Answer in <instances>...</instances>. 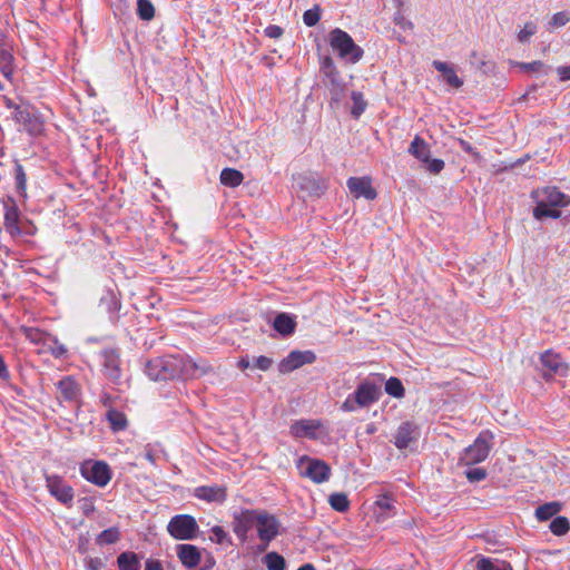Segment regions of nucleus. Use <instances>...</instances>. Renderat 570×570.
<instances>
[{"mask_svg": "<svg viewBox=\"0 0 570 570\" xmlns=\"http://www.w3.org/2000/svg\"><path fill=\"white\" fill-rule=\"evenodd\" d=\"M208 370L209 366L206 364L174 355L157 357L146 364V373L154 381L196 379L206 374Z\"/></svg>", "mask_w": 570, "mask_h": 570, "instance_id": "1", "label": "nucleus"}, {"mask_svg": "<svg viewBox=\"0 0 570 570\" xmlns=\"http://www.w3.org/2000/svg\"><path fill=\"white\" fill-rule=\"evenodd\" d=\"M330 45L337 51L340 58L356 63L363 57V49L344 30L335 28L330 32Z\"/></svg>", "mask_w": 570, "mask_h": 570, "instance_id": "2", "label": "nucleus"}, {"mask_svg": "<svg viewBox=\"0 0 570 570\" xmlns=\"http://www.w3.org/2000/svg\"><path fill=\"white\" fill-rule=\"evenodd\" d=\"M199 527L196 519L189 514H178L170 519L168 533L176 540H193L197 537Z\"/></svg>", "mask_w": 570, "mask_h": 570, "instance_id": "3", "label": "nucleus"}, {"mask_svg": "<svg viewBox=\"0 0 570 570\" xmlns=\"http://www.w3.org/2000/svg\"><path fill=\"white\" fill-rule=\"evenodd\" d=\"M299 475L311 479L314 483H323L331 476L330 465L320 459L303 456L297 462Z\"/></svg>", "mask_w": 570, "mask_h": 570, "instance_id": "4", "label": "nucleus"}, {"mask_svg": "<svg viewBox=\"0 0 570 570\" xmlns=\"http://www.w3.org/2000/svg\"><path fill=\"white\" fill-rule=\"evenodd\" d=\"M492 439L493 435L491 432H481L475 439L474 443L465 449L461 460L466 465H472L484 461L489 455Z\"/></svg>", "mask_w": 570, "mask_h": 570, "instance_id": "5", "label": "nucleus"}, {"mask_svg": "<svg viewBox=\"0 0 570 570\" xmlns=\"http://www.w3.org/2000/svg\"><path fill=\"white\" fill-rule=\"evenodd\" d=\"M255 519V528L261 542L273 541L278 535L281 524L273 514L266 511H257Z\"/></svg>", "mask_w": 570, "mask_h": 570, "instance_id": "6", "label": "nucleus"}, {"mask_svg": "<svg viewBox=\"0 0 570 570\" xmlns=\"http://www.w3.org/2000/svg\"><path fill=\"white\" fill-rule=\"evenodd\" d=\"M316 360V355L312 351H292L284 360L278 364L281 373H289L305 364H312Z\"/></svg>", "mask_w": 570, "mask_h": 570, "instance_id": "7", "label": "nucleus"}, {"mask_svg": "<svg viewBox=\"0 0 570 570\" xmlns=\"http://www.w3.org/2000/svg\"><path fill=\"white\" fill-rule=\"evenodd\" d=\"M538 204L551 207H564L569 205V197L561 193L557 187H544L533 193Z\"/></svg>", "mask_w": 570, "mask_h": 570, "instance_id": "8", "label": "nucleus"}, {"mask_svg": "<svg viewBox=\"0 0 570 570\" xmlns=\"http://www.w3.org/2000/svg\"><path fill=\"white\" fill-rule=\"evenodd\" d=\"M256 517L257 510H243L234 515L233 531L242 542L247 540L248 531L255 527Z\"/></svg>", "mask_w": 570, "mask_h": 570, "instance_id": "9", "label": "nucleus"}, {"mask_svg": "<svg viewBox=\"0 0 570 570\" xmlns=\"http://www.w3.org/2000/svg\"><path fill=\"white\" fill-rule=\"evenodd\" d=\"M82 475L98 487H105L111 479L110 469L107 463L98 461L81 468Z\"/></svg>", "mask_w": 570, "mask_h": 570, "instance_id": "10", "label": "nucleus"}, {"mask_svg": "<svg viewBox=\"0 0 570 570\" xmlns=\"http://www.w3.org/2000/svg\"><path fill=\"white\" fill-rule=\"evenodd\" d=\"M3 218H4V228L12 236L21 235L20 224V210L16 204V200L11 197H8L3 200Z\"/></svg>", "mask_w": 570, "mask_h": 570, "instance_id": "11", "label": "nucleus"}, {"mask_svg": "<svg viewBox=\"0 0 570 570\" xmlns=\"http://www.w3.org/2000/svg\"><path fill=\"white\" fill-rule=\"evenodd\" d=\"M540 362L546 380L551 379L554 374H564L567 372V365L563 363L562 357L553 351L542 353Z\"/></svg>", "mask_w": 570, "mask_h": 570, "instance_id": "12", "label": "nucleus"}, {"mask_svg": "<svg viewBox=\"0 0 570 570\" xmlns=\"http://www.w3.org/2000/svg\"><path fill=\"white\" fill-rule=\"evenodd\" d=\"M100 355L105 375L114 383H117L121 376L119 353L114 348H107Z\"/></svg>", "mask_w": 570, "mask_h": 570, "instance_id": "13", "label": "nucleus"}, {"mask_svg": "<svg viewBox=\"0 0 570 570\" xmlns=\"http://www.w3.org/2000/svg\"><path fill=\"white\" fill-rule=\"evenodd\" d=\"M47 488L49 492L61 503L69 504L73 499L72 488L67 485L57 475H47Z\"/></svg>", "mask_w": 570, "mask_h": 570, "instance_id": "14", "label": "nucleus"}, {"mask_svg": "<svg viewBox=\"0 0 570 570\" xmlns=\"http://www.w3.org/2000/svg\"><path fill=\"white\" fill-rule=\"evenodd\" d=\"M347 187L355 198L364 197L373 200L377 196L370 177H351L347 180Z\"/></svg>", "mask_w": 570, "mask_h": 570, "instance_id": "15", "label": "nucleus"}, {"mask_svg": "<svg viewBox=\"0 0 570 570\" xmlns=\"http://www.w3.org/2000/svg\"><path fill=\"white\" fill-rule=\"evenodd\" d=\"M419 436L420 431L417 425L412 422H404L399 426L395 433L394 444L397 449L403 450L416 442Z\"/></svg>", "mask_w": 570, "mask_h": 570, "instance_id": "16", "label": "nucleus"}, {"mask_svg": "<svg viewBox=\"0 0 570 570\" xmlns=\"http://www.w3.org/2000/svg\"><path fill=\"white\" fill-rule=\"evenodd\" d=\"M353 395L356 399L357 406L365 407L379 400L381 389L374 383L365 382L358 385Z\"/></svg>", "mask_w": 570, "mask_h": 570, "instance_id": "17", "label": "nucleus"}, {"mask_svg": "<svg viewBox=\"0 0 570 570\" xmlns=\"http://www.w3.org/2000/svg\"><path fill=\"white\" fill-rule=\"evenodd\" d=\"M176 550L178 559L187 569H194L200 563L202 552L198 547L181 543L177 546Z\"/></svg>", "mask_w": 570, "mask_h": 570, "instance_id": "18", "label": "nucleus"}, {"mask_svg": "<svg viewBox=\"0 0 570 570\" xmlns=\"http://www.w3.org/2000/svg\"><path fill=\"white\" fill-rule=\"evenodd\" d=\"M99 307L109 315L111 323L118 322L121 303L112 291H108L101 296Z\"/></svg>", "mask_w": 570, "mask_h": 570, "instance_id": "19", "label": "nucleus"}, {"mask_svg": "<svg viewBox=\"0 0 570 570\" xmlns=\"http://www.w3.org/2000/svg\"><path fill=\"white\" fill-rule=\"evenodd\" d=\"M16 119L19 124L23 125L24 129L30 134H37L42 129V122L35 116L28 108L17 107Z\"/></svg>", "mask_w": 570, "mask_h": 570, "instance_id": "20", "label": "nucleus"}, {"mask_svg": "<svg viewBox=\"0 0 570 570\" xmlns=\"http://www.w3.org/2000/svg\"><path fill=\"white\" fill-rule=\"evenodd\" d=\"M301 190L306 191L309 196H321L326 189L324 180H320L311 175H301L297 178Z\"/></svg>", "mask_w": 570, "mask_h": 570, "instance_id": "21", "label": "nucleus"}, {"mask_svg": "<svg viewBox=\"0 0 570 570\" xmlns=\"http://www.w3.org/2000/svg\"><path fill=\"white\" fill-rule=\"evenodd\" d=\"M195 497L207 502H224L226 489L218 485L198 487L195 489Z\"/></svg>", "mask_w": 570, "mask_h": 570, "instance_id": "22", "label": "nucleus"}, {"mask_svg": "<svg viewBox=\"0 0 570 570\" xmlns=\"http://www.w3.org/2000/svg\"><path fill=\"white\" fill-rule=\"evenodd\" d=\"M57 387L59 390V397L65 401H76L80 395V387L71 376L60 380Z\"/></svg>", "mask_w": 570, "mask_h": 570, "instance_id": "23", "label": "nucleus"}, {"mask_svg": "<svg viewBox=\"0 0 570 570\" xmlns=\"http://www.w3.org/2000/svg\"><path fill=\"white\" fill-rule=\"evenodd\" d=\"M432 65L438 71L442 72L443 79L449 86L456 89L463 86V80L456 75L453 67L439 60H434Z\"/></svg>", "mask_w": 570, "mask_h": 570, "instance_id": "24", "label": "nucleus"}, {"mask_svg": "<svg viewBox=\"0 0 570 570\" xmlns=\"http://www.w3.org/2000/svg\"><path fill=\"white\" fill-rule=\"evenodd\" d=\"M273 328L283 336L293 334L296 328L295 317L287 313H279L274 320Z\"/></svg>", "mask_w": 570, "mask_h": 570, "instance_id": "25", "label": "nucleus"}, {"mask_svg": "<svg viewBox=\"0 0 570 570\" xmlns=\"http://www.w3.org/2000/svg\"><path fill=\"white\" fill-rule=\"evenodd\" d=\"M394 499L391 493H384L377 498L375 501V507L381 511L376 519L377 521H384L386 518L391 517V513L394 510L393 505Z\"/></svg>", "mask_w": 570, "mask_h": 570, "instance_id": "26", "label": "nucleus"}, {"mask_svg": "<svg viewBox=\"0 0 570 570\" xmlns=\"http://www.w3.org/2000/svg\"><path fill=\"white\" fill-rule=\"evenodd\" d=\"M409 153L422 163L429 161L430 147L420 136L414 137L410 145Z\"/></svg>", "mask_w": 570, "mask_h": 570, "instance_id": "27", "label": "nucleus"}, {"mask_svg": "<svg viewBox=\"0 0 570 570\" xmlns=\"http://www.w3.org/2000/svg\"><path fill=\"white\" fill-rule=\"evenodd\" d=\"M320 428V424L311 420H301L292 425V433L295 436H314L315 431Z\"/></svg>", "mask_w": 570, "mask_h": 570, "instance_id": "28", "label": "nucleus"}, {"mask_svg": "<svg viewBox=\"0 0 570 570\" xmlns=\"http://www.w3.org/2000/svg\"><path fill=\"white\" fill-rule=\"evenodd\" d=\"M12 46L10 45L0 50V72L6 79H10V76L12 75Z\"/></svg>", "mask_w": 570, "mask_h": 570, "instance_id": "29", "label": "nucleus"}, {"mask_svg": "<svg viewBox=\"0 0 570 570\" xmlns=\"http://www.w3.org/2000/svg\"><path fill=\"white\" fill-rule=\"evenodd\" d=\"M561 509L562 504L560 502H548L537 508L535 517L540 521H547L558 514Z\"/></svg>", "mask_w": 570, "mask_h": 570, "instance_id": "30", "label": "nucleus"}, {"mask_svg": "<svg viewBox=\"0 0 570 570\" xmlns=\"http://www.w3.org/2000/svg\"><path fill=\"white\" fill-rule=\"evenodd\" d=\"M22 332L26 338L33 344H41L46 346L49 345V341H52V336L50 334L36 327H22Z\"/></svg>", "mask_w": 570, "mask_h": 570, "instance_id": "31", "label": "nucleus"}, {"mask_svg": "<svg viewBox=\"0 0 570 570\" xmlns=\"http://www.w3.org/2000/svg\"><path fill=\"white\" fill-rule=\"evenodd\" d=\"M243 174L234 168H224L220 173V183L228 187H237L243 183Z\"/></svg>", "mask_w": 570, "mask_h": 570, "instance_id": "32", "label": "nucleus"}, {"mask_svg": "<svg viewBox=\"0 0 570 570\" xmlns=\"http://www.w3.org/2000/svg\"><path fill=\"white\" fill-rule=\"evenodd\" d=\"M119 570H140V562L136 553L122 552L117 558Z\"/></svg>", "mask_w": 570, "mask_h": 570, "instance_id": "33", "label": "nucleus"}, {"mask_svg": "<svg viewBox=\"0 0 570 570\" xmlns=\"http://www.w3.org/2000/svg\"><path fill=\"white\" fill-rule=\"evenodd\" d=\"M470 62L478 70H480L484 75H490L495 69V62L492 60H487L484 57H479L476 51H472L470 55Z\"/></svg>", "mask_w": 570, "mask_h": 570, "instance_id": "34", "label": "nucleus"}, {"mask_svg": "<svg viewBox=\"0 0 570 570\" xmlns=\"http://www.w3.org/2000/svg\"><path fill=\"white\" fill-rule=\"evenodd\" d=\"M321 71L333 86L337 85L338 71L330 56L323 58L321 62Z\"/></svg>", "mask_w": 570, "mask_h": 570, "instance_id": "35", "label": "nucleus"}, {"mask_svg": "<svg viewBox=\"0 0 570 570\" xmlns=\"http://www.w3.org/2000/svg\"><path fill=\"white\" fill-rule=\"evenodd\" d=\"M476 570H513L511 564L488 558H480L476 562Z\"/></svg>", "mask_w": 570, "mask_h": 570, "instance_id": "36", "label": "nucleus"}, {"mask_svg": "<svg viewBox=\"0 0 570 570\" xmlns=\"http://www.w3.org/2000/svg\"><path fill=\"white\" fill-rule=\"evenodd\" d=\"M107 419H108L110 426L114 431H120L127 426L126 415L112 407H110L108 410Z\"/></svg>", "mask_w": 570, "mask_h": 570, "instance_id": "37", "label": "nucleus"}, {"mask_svg": "<svg viewBox=\"0 0 570 570\" xmlns=\"http://www.w3.org/2000/svg\"><path fill=\"white\" fill-rule=\"evenodd\" d=\"M330 505L337 512H345L350 508V501L345 493L336 492L328 498Z\"/></svg>", "mask_w": 570, "mask_h": 570, "instance_id": "38", "label": "nucleus"}, {"mask_svg": "<svg viewBox=\"0 0 570 570\" xmlns=\"http://www.w3.org/2000/svg\"><path fill=\"white\" fill-rule=\"evenodd\" d=\"M120 538V532L117 528H109L100 532L96 539L97 544H112Z\"/></svg>", "mask_w": 570, "mask_h": 570, "instance_id": "39", "label": "nucleus"}, {"mask_svg": "<svg viewBox=\"0 0 570 570\" xmlns=\"http://www.w3.org/2000/svg\"><path fill=\"white\" fill-rule=\"evenodd\" d=\"M14 179H16V188L20 196H27V176L23 167L20 164H16L14 167Z\"/></svg>", "mask_w": 570, "mask_h": 570, "instance_id": "40", "label": "nucleus"}, {"mask_svg": "<svg viewBox=\"0 0 570 570\" xmlns=\"http://www.w3.org/2000/svg\"><path fill=\"white\" fill-rule=\"evenodd\" d=\"M268 570H285V559L277 552H269L264 557Z\"/></svg>", "mask_w": 570, "mask_h": 570, "instance_id": "41", "label": "nucleus"}, {"mask_svg": "<svg viewBox=\"0 0 570 570\" xmlns=\"http://www.w3.org/2000/svg\"><path fill=\"white\" fill-rule=\"evenodd\" d=\"M137 13L141 20H151L155 16V8L150 0H137Z\"/></svg>", "mask_w": 570, "mask_h": 570, "instance_id": "42", "label": "nucleus"}, {"mask_svg": "<svg viewBox=\"0 0 570 570\" xmlns=\"http://www.w3.org/2000/svg\"><path fill=\"white\" fill-rule=\"evenodd\" d=\"M533 216L537 219H543L546 217L557 219L561 216V213H560V210H558L551 206H543V204H538L533 209Z\"/></svg>", "mask_w": 570, "mask_h": 570, "instance_id": "43", "label": "nucleus"}, {"mask_svg": "<svg viewBox=\"0 0 570 570\" xmlns=\"http://www.w3.org/2000/svg\"><path fill=\"white\" fill-rule=\"evenodd\" d=\"M385 392L394 397H403L405 391L397 377H390L385 383Z\"/></svg>", "mask_w": 570, "mask_h": 570, "instance_id": "44", "label": "nucleus"}, {"mask_svg": "<svg viewBox=\"0 0 570 570\" xmlns=\"http://www.w3.org/2000/svg\"><path fill=\"white\" fill-rule=\"evenodd\" d=\"M569 529V520L566 517H556L550 523V530L556 535H563Z\"/></svg>", "mask_w": 570, "mask_h": 570, "instance_id": "45", "label": "nucleus"}, {"mask_svg": "<svg viewBox=\"0 0 570 570\" xmlns=\"http://www.w3.org/2000/svg\"><path fill=\"white\" fill-rule=\"evenodd\" d=\"M570 21V11H559L554 13L549 21V29H557L566 26Z\"/></svg>", "mask_w": 570, "mask_h": 570, "instance_id": "46", "label": "nucleus"}, {"mask_svg": "<svg viewBox=\"0 0 570 570\" xmlns=\"http://www.w3.org/2000/svg\"><path fill=\"white\" fill-rule=\"evenodd\" d=\"M210 532L212 535L209 537V539L213 542H216L218 544L232 543L227 532L220 525L213 527Z\"/></svg>", "mask_w": 570, "mask_h": 570, "instance_id": "47", "label": "nucleus"}, {"mask_svg": "<svg viewBox=\"0 0 570 570\" xmlns=\"http://www.w3.org/2000/svg\"><path fill=\"white\" fill-rule=\"evenodd\" d=\"M537 32V24L532 21L525 22L524 27L518 32V40L525 43Z\"/></svg>", "mask_w": 570, "mask_h": 570, "instance_id": "48", "label": "nucleus"}, {"mask_svg": "<svg viewBox=\"0 0 570 570\" xmlns=\"http://www.w3.org/2000/svg\"><path fill=\"white\" fill-rule=\"evenodd\" d=\"M352 100H353L352 115L354 117H358L365 110L366 102L363 98V95L361 92H356V91L352 92Z\"/></svg>", "mask_w": 570, "mask_h": 570, "instance_id": "49", "label": "nucleus"}, {"mask_svg": "<svg viewBox=\"0 0 570 570\" xmlns=\"http://www.w3.org/2000/svg\"><path fill=\"white\" fill-rule=\"evenodd\" d=\"M321 19V10L318 6L313 9H308L303 14V21L307 27L315 26Z\"/></svg>", "mask_w": 570, "mask_h": 570, "instance_id": "50", "label": "nucleus"}, {"mask_svg": "<svg viewBox=\"0 0 570 570\" xmlns=\"http://www.w3.org/2000/svg\"><path fill=\"white\" fill-rule=\"evenodd\" d=\"M465 476L470 482L482 481L487 476V471L483 468H473L465 472Z\"/></svg>", "mask_w": 570, "mask_h": 570, "instance_id": "51", "label": "nucleus"}, {"mask_svg": "<svg viewBox=\"0 0 570 570\" xmlns=\"http://www.w3.org/2000/svg\"><path fill=\"white\" fill-rule=\"evenodd\" d=\"M424 164H426L425 168L433 175L440 174L444 168V161L442 159L429 158V161H425Z\"/></svg>", "mask_w": 570, "mask_h": 570, "instance_id": "52", "label": "nucleus"}, {"mask_svg": "<svg viewBox=\"0 0 570 570\" xmlns=\"http://www.w3.org/2000/svg\"><path fill=\"white\" fill-rule=\"evenodd\" d=\"M51 354L56 357H60L66 353V347L59 344L58 341L52 336V341H49V345H46Z\"/></svg>", "mask_w": 570, "mask_h": 570, "instance_id": "53", "label": "nucleus"}, {"mask_svg": "<svg viewBox=\"0 0 570 570\" xmlns=\"http://www.w3.org/2000/svg\"><path fill=\"white\" fill-rule=\"evenodd\" d=\"M517 66L524 71H531V72L540 71L544 67V65L541 61L518 62Z\"/></svg>", "mask_w": 570, "mask_h": 570, "instance_id": "54", "label": "nucleus"}, {"mask_svg": "<svg viewBox=\"0 0 570 570\" xmlns=\"http://www.w3.org/2000/svg\"><path fill=\"white\" fill-rule=\"evenodd\" d=\"M272 364H273V360L267 356L262 355V356L255 357V360H254L255 367H257L262 371L269 370Z\"/></svg>", "mask_w": 570, "mask_h": 570, "instance_id": "55", "label": "nucleus"}, {"mask_svg": "<svg viewBox=\"0 0 570 570\" xmlns=\"http://www.w3.org/2000/svg\"><path fill=\"white\" fill-rule=\"evenodd\" d=\"M264 32L268 38L278 39L283 36L284 30L279 26L271 24L265 28Z\"/></svg>", "mask_w": 570, "mask_h": 570, "instance_id": "56", "label": "nucleus"}, {"mask_svg": "<svg viewBox=\"0 0 570 570\" xmlns=\"http://www.w3.org/2000/svg\"><path fill=\"white\" fill-rule=\"evenodd\" d=\"M104 567H105V563L100 558H90L87 561L88 570H101Z\"/></svg>", "mask_w": 570, "mask_h": 570, "instance_id": "57", "label": "nucleus"}, {"mask_svg": "<svg viewBox=\"0 0 570 570\" xmlns=\"http://www.w3.org/2000/svg\"><path fill=\"white\" fill-rule=\"evenodd\" d=\"M357 403L354 395H350L342 404V410L346 412H352L356 409Z\"/></svg>", "mask_w": 570, "mask_h": 570, "instance_id": "58", "label": "nucleus"}, {"mask_svg": "<svg viewBox=\"0 0 570 570\" xmlns=\"http://www.w3.org/2000/svg\"><path fill=\"white\" fill-rule=\"evenodd\" d=\"M10 379V372L4 362L3 356L0 354V380L8 381Z\"/></svg>", "mask_w": 570, "mask_h": 570, "instance_id": "59", "label": "nucleus"}, {"mask_svg": "<svg viewBox=\"0 0 570 570\" xmlns=\"http://www.w3.org/2000/svg\"><path fill=\"white\" fill-rule=\"evenodd\" d=\"M145 570H163L160 561L148 559L145 564Z\"/></svg>", "mask_w": 570, "mask_h": 570, "instance_id": "60", "label": "nucleus"}, {"mask_svg": "<svg viewBox=\"0 0 570 570\" xmlns=\"http://www.w3.org/2000/svg\"><path fill=\"white\" fill-rule=\"evenodd\" d=\"M558 73L562 81L570 79V66L558 68Z\"/></svg>", "mask_w": 570, "mask_h": 570, "instance_id": "61", "label": "nucleus"}, {"mask_svg": "<svg viewBox=\"0 0 570 570\" xmlns=\"http://www.w3.org/2000/svg\"><path fill=\"white\" fill-rule=\"evenodd\" d=\"M459 144H460V147H461L464 151H466V153H469V154L478 155V153H475V151L473 150L472 146H471L468 141H465V140H463V139H460V140H459Z\"/></svg>", "mask_w": 570, "mask_h": 570, "instance_id": "62", "label": "nucleus"}, {"mask_svg": "<svg viewBox=\"0 0 570 570\" xmlns=\"http://www.w3.org/2000/svg\"><path fill=\"white\" fill-rule=\"evenodd\" d=\"M10 45L11 42L9 41L8 37L2 31H0V50Z\"/></svg>", "mask_w": 570, "mask_h": 570, "instance_id": "63", "label": "nucleus"}, {"mask_svg": "<svg viewBox=\"0 0 570 570\" xmlns=\"http://www.w3.org/2000/svg\"><path fill=\"white\" fill-rule=\"evenodd\" d=\"M237 366L242 370V371H245L246 368H248L250 366V362L248 361V358L246 357H242L238 363H237Z\"/></svg>", "mask_w": 570, "mask_h": 570, "instance_id": "64", "label": "nucleus"}]
</instances>
